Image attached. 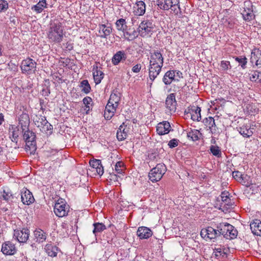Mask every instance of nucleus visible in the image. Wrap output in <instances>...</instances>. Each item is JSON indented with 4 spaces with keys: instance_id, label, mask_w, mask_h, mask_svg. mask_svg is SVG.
Masks as SVG:
<instances>
[{
    "instance_id": "30",
    "label": "nucleus",
    "mask_w": 261,
    "mask_h": 261,
    "mask_svg": "<svg viewBox=\"0 0 261 261\" xmlns=\"http://www.w3.org/2000/svg\"><path fill=\"white\" fill-rule=\"evenodd\" d=\"M93 76L95 83L99 84L104 77V73L98 69V66L94 67L93 69Z\"/></svg>"
},
{
    "instance_id": "47",
    "label": "nucleus",
    "mask_w": 261,
    "mask_h": 261,
    "mask_svg": "<svg viewBox=\"0 0 261 261\" xmlns=\"http://www.w3.org/2000/svg\"><path fill=\"white\" fill-rule=\"evenodd\" d=\"M124 36L128 40H133L138 36V33L135 31L124 32Z\"/></svg>"
},
{
    "instance_id": "31",
    "label": "nucleus",
    "mask_w": 261,
    "mask_h": 261,
    "mask_svg": "<svg viewBox=\"0 0 261 261\" xmlns=\"http://www.w3.org/2000/svg\"><path fill=\"white\" fill-rule=\"evenodd\" d=\"M175 71L169 70L166 72L163 78V81L166 85H170L172 82L175 81Z\"/></svg>"
},
{
    "instance_id": "18",
    "label": "nucleus",
    "mask_w": 261,
    "mask_h": 261,
    "mask_svg": "<svg viewBox=\"0 0 261 261\" xmlns=\"http://www.w3.org/2000/svg\"><path fill=\"white\" fill-rule=\"evenodd\" d=\"M127 58V54L123 50L117 51L112 58V63L114 65H117L121 62H124Z\"/></svg>"
},
{
    "instance_id": "42",
    "label": "nucleus",
    "mask_w": 261,
    "mask_h": 261,
    "mask_svg": "<svg viewBox=\"0 0 261 261\" xmlns=\"http://www.w3.org/2000/svg\"><path fill=\"white\" fill-rule=\"evenodd\" d=\"M94 229L93 233L96 236L97 233L101 232L104 230L106 229V226L102 223H94L93 224Z\"/></svg>"
},
{
    "instance_id": "3",
    "label": "nucleus",
    "mask_w": 261,
    "mask_h": 261,
    "mask_svg": "<svg viewBox=\"0 0 261 261\" xmlns=\"http://www.w3.org/2000/svg\"><path fill=\"white\" fill-rule=\"evenodd\" d=\"M23 133V139L25 142V149L29 151L31 154L34 153L36 150V134L29 128L22 131Z\"/></svg>"
},
{
    "instance_id": "28",
    "label": "nucleus",
    "mask_w": 261,
    "mask_h": 261,
    "mask_svg": "<svg viewBox=\"0 0 261 261\" xmlns=\"http://www.w3.org/2000/svg\"><path fill=\"white\" fill-rule=\"evenodd\" d=\"M90 164L92 168L95 169L96 172L99 175L101 176L103 174V167L100 160L95 159L90 161Z\"/></svg>"
},
{
    "instance_id": "22",
    "label": "nucleus",
    "mask_w": 261,
    "mask_h": 261,
    "mask_svg": "<svg viewBox=\"0 0 261 261\" xmlns=\"http://www.w3.org/2000/svg\"><path fill=\"white\" fill-rule=\"evenodd\" d=\"M177 102L175 99V93H171L167 96L166 100V108L171 112H175L176 110Z\"/></svg>"
},
{
    "instance_id": "52",
    "label": "nucleus",
    "mask_w": 261,
    "mask_h": 261,
    "mask_svg": "<svg viewBox=\"0 0 261 261\" xmlns=\"http://www.w3.org/2000/svg\"><path fill=\"white\" fill-rule=\"evenodd\" d=\"M233 177L237 181L242 182L244 180L243 175L239 171H235L232 172Z\"/></svg>"
},
{
    "instance_id": "33",
    "label": "nucleus",
    "mask_w": 261,
    "mask_h": 261,
    "mask_svg": "<svg viewBox=\"0 0 261 261\" xmlns=\"http://www.w3.org/2000/svg\"><path fill=\"white\" fill-rule=\"evenodd\" d=\"M252 129H253V128H251L250 126L244 125L239 128V133L243 137L249 138L253 134Z\"/></svg>"
},
{
    "instance_id": "39",
    "label": "nucleus",
    "mask_w": 261,
    "mask_h": 261,
    "mask_svg": "<svg viewBox=\"0 0 261 261\" xmlns=\"http://www.w3.org/2000/svg\"><path fill=\"white\" fill-rule=\"evenodd\" d=\"M243 18L246 21H251L254 18V15L253 10L248 8L244 9L242 13Z\"/></svg>"
},
{
    "instance_id": "13",
    "label": "nucleus",
    "mask_w": 261,
    "mask_h": 261,
    "mask_svg": "<svg viewBox=\"0 0 261 261\" xmlns=\"http://www.w3.org/2000/svg\"><path fill=\"white\" fill-rule=\"evenodd\" d=\"M146 4L143 1H137L133 8V13L136 16H143L146 12Z\"/></svg>"
},
{
    "instance_id": "10",
    "label": "nucleus",
    "mask_w": 261,
    "mask_h": 261,
    "mask_svg": "<svg viewBox=\"0 0 261 261\" xmlns=\"http://www.w3.org/2000/svg\"><path fill=\"white\" fill-rule=\"evenodd\" d=\"M36 63L32 59L28 58L23 60L21 64V69L23 73L30 74L34 72L36 68Z\"/></svg>"
},
{
    "instance_id": "35",
    "label": "nucleus",
    "mask_w": 261,
    "mask_h": 261,
    "mask_svg": "<svg viewBox=\"0 0 261 261\" xmlns=\"http://www.w3.org/2000/svg\"><path fill=\"white\" fill-rule=\"evenodd\" d=\"M201 109L198 107H194L191 110V119L193 121H199L201 120Z\"/></svg>"
},
{
    "instance_id": "6",
    "label": "nucleus",
    "mask_w": 261,
    "mask_h": 261,
    "mask_svg": "<svg viewBox=\"0 0 261 261\" xmlns=\"http://www.w3.org/2000/svg\"><path fill=\"white\" fill-rule=\"evenodd\" d=\"M69 206L62 199H59L54 206V213L59 217H63L68 215L69 212Z\"/></svg>"
},
{
    "instance_id": "2",
    "label": "nucleus",
    "mask_w": 261,
    "mask_h": 261,
    "mask_svg": "<svg viewBox=\"0 0 261 261\" xmlns=\"http://www.w3.org/2000/svg\"><path fill=\"white\" fill-rule=\"evenodd\" d=\"M120 99L121 94L119 92H114L111 94L104 113V117L106 119L110 120L114 115Z\"/></svg>"
},
{
    "instance_id": "59",
    "label": "nucleus",
    "mask_w": 261,
    "mask_h": 261,
    "mask_svg": "<svg viewBox=\"0 0 261 261\" xmlns=\"http://www.w3.org/2000/svg\"><path fill=\"white\" fill-rule=\"evenodd\" d=\"M49 93L50 91L48 88L44 89L42 90V95L44 96H48Z\"/></svg>"
},
{
    "instance_id": "27",
    "label": "nucleus",
    "mask_w": 261,
    "mask_h": 261,
    "mask_svg": "<svg viewBox=\"0 0 261 261\" xmlns=\"http://www.w3.org/2000/svg\"><path fill=\"white\" fill-rule=\"evenodd\" d=\"M250 229L252 232L256 236H261V221L259 219H255L251 222Z\"/></svg>"
},
{
    "instance_id": "15",
    "label": "nucleus",
    "mask_w": 261,
    "mask_h": 261,
    "mask_svg": "<svg viewBox=\"0 0 261 261\" xmlns=\"http://www.w3.org/2000/svg\"><path fill=\"white\" fill-rule=\"evenodd\" d=\"M21 199L24 204L29 205L34 201L32 193L27 188H23L21 191Z\"/></svg>"
},
{
    "instance_id": "17",
    "label": "nucleus",
    "mask_w": 261,
    "mask_h": 261,
    "mask_svg": "<svg viewBox=\"0 0 261 261\" xmlns=\"http://www.w3.org/2000/svg\"><path fill=\"white\" fill-rule=\"evenodd\" d=\"M162 67L163 66H161L159 65L153 64L151 63H149L148 68L149 77L152 82H153L159 75L161 71Z\"/></svg>"
},
{
    "instance_id": "55",
    "label": "nucleus",
    "mask_w": 261,
    "mask_h": 261,
    "mask_svg": "<svg viewBox=\"0 0 261 261\" xmlns=\"http://www.w3.org/2000/svg\"><path fill=\"white\" fill-rule=\"evenodd\" d=\"M179 140L177 139H173L168 143V146L170 148H173L178 146Z\"/></svg>"
},
{
    "instance_id": "37",
    "label": "nucleus",
    "mask_w": 261,
    "mask_h": 261,
    "mask_svg": "<svg viewBox=\"0 0 261 261\" xmlns=\"http://www.w3.org/2000/svg\"><path fill=\"white\" fill-rule=\"evenodd\" d=\"M201 135V133L198 130L195 129H191L187 133V137L193 141L199 140Z\"/></svg>"
},
{
    "instance_id": "8",
    "label": "nucleus",
    "mask_w": 261,
    "mask_h": 261,
    "mask_svg": "<svg viewBox=\"0 0 261 261\" xmlns=\"http://www.w3.org/2000/svg\"><path fill=\"white\" fill-rule=\"evenodd\" d=\"M154 26L151 20L144 19L139 25V33L142 37H145L153 32Z\"/></svg>"
},
{
    "instance_id": "11",
    "label": "nucleus",
    "mask_w": 261,
    "mask_h": 261,
    "mask_svg": "<svg viewBox=\"0 0 261 261\" xmlns=\"http://www.w3.org/2000/svg\"><path fill=\"white\" fill-rule=\"evenodd\" d=\"M30 236V230L27 228L21 230H14L13 238L19 243H24L28 241Z\"/></svg>"
},
{
    "instance_id": "48",
    "label": "nucleus",
    "mask_w": 261,
    "mask_h": 261,
    "mask_svg": "<svg viewBox=\"0 0 261 261\" xmlns=\"http://www.w3.org/2000/svg\"><path fill=\"white\" fill-rule=\"evenodd\" d=\"M221 197L222 202L224 203V205H228V203L230 200L229 192L226 191L222 192Z\"/></svg>"
},
{
    "instance_id": "19",
    "label": "nucleus",
    "mask_w": 261,
    "mask_h": 261,
    "mask_svg": "<svg viewBox=\"0 0 261 261\" xmlns=\"http://www.w3.org/2000/svg\"><path fill=\"white\" fill-rule=\"evenodd\" d=\"M98 29L99 36L102 38H107V37L112 33L113 31V28L110 24L109 25L99 24Z\"/></svg>"
},
{
    "instance_id": "29",
    "label": "nucleus",
    "mask_w": 261,
    "mask_h": 261,
    "mask_svg": "<svg viewBox=\"0 0 261 261\" xmlns=\"http://www.w3.org/2000/svg\"><path fill=\"white\" fill-rule=\"evenodd\" d=\"M10 138L13 142H18V139L19 135V130L17 126L11 125L9 127Z\"/></svg>"
},
{
    "instance_id": "20",
    "label": "nucleus",
    "mask_w": 261,
    "mask_h": 261,
    "mask_svg": "<svg viewBox=\"0 0 261 261\" xmlns=\"http://www.w3.org/2000/svg\"><path fill=\"white\" fill-rule=\"evenodd\" d=\"M171 130V126L169 122L163 121L158 124L156 132L160 135L168 134Z\"/></svg>"
},
{
    "instance_id": "51",
    "label": "nucleus",
    "mask_w": 261,
    "mask_h": 261,
    "mask_svg": "<svg viewBox=\"0 0 261 261\" xmlns=\"http://www.w3.org/2000/svg\"><path fill=\"white\" fill-rule=\"evenodd\" d=\"M217 246L218 247H215L214 249V253H215V255L217 257H219L221 256H223L225 254L224 249H222L220 246Z\"/></svg>"
},
{
    "instance_id": "58",
    "label": "nucleus",
    "mask_w": 261,
    "mask_h": 261,
    "mask_svg": "<svg viewBox=\"0 0 261 261\" xmlns=\"http://www.w3.org/2000/svg\"><path fill=\"white\" fill-rule=\"evenodd\" d=\"M139 16H136L134 15L131 18L132 24L135 25L138 21Z\"/></svg>"
},
{
    "instance_id": "40",
    "label": "nucleus",
    "mask_w": 261,
    "mask_h": 261,
    "mask_svg": "<svg viewBox=\"0 0 261 261\" xmlns=\"http://www.w3.org/2000/svg\"><path fill=\"white\" fill-rule=\"evenodd\" d=\"M80 87L81 88L82 92L85 94H88L91 91V86L87 80H83L80 83Z\"/></svg>"
},
{
    "instance_id": "46",
    "label": "nucleus",
    "mask_w": 261,
    "mask_h": 261,
    "mask_svg": "<svg viewBox=\"0 0 261 261\" xmlns=\"http://www.w3.org/2000/svg\"><path fill=\"white\" fill-rule=\"evenodd\" d=\"M210 151L211 153L216 157L220 158L221 156V151L218 146L212 145L210 147Z\"/></svg>"
},
{
    "instance_id": "62",
    "label": "nucleus",
    "mask_w": 261,
    "mask_h": 261,
    "mask_svg": "<svg viewBox=\"0 0 261 261\" xmlns=\"http://www.w3.org/2000/svg\"><path fill=\"white\" fill-rule=\"evenodd\" d=\"M228 27H229V28H233V26H228Z\"/></svg>"
},
{
    "instance_id": "32",
    "label": "nucleus",
    "mask_w": 261,
    "mask_h": 261,
    "mask_svg": "<svg viewBox=\"0 0 261 261\" xmlns=\"http://www.w3.org/2000/svg\"><path fill=\"white\" fill-rule=\"evenodd\" d=\"M172 0H156V4L158 9L169 10L171 8Z\"/></svg>"
},
{
    "instance_id": "24",
    "label": "nucleus",
    "mask_w": 261,
    "mask_h": 261,
    "mask_svg": "<svg viewBox=\"0 0 261 261\" xmlns=\"http://www.w3.org/2000/svg\"><path fill=\"white\" fill-rule=\"evenodd\" d=\"M137 234L140 239H146L152 236V232L149 228L141 226L138 228Z\"/></svg>"
},
{
    "instance_id": "26",
    "label": "nucleus",
    "mask_w": 261,
    "mask_h": 261,
    "mask_svg": "<svg viewBox=\"0 0 261 261\" xmlns=\"http://www.w3.org/2000/svg\"><path fill=\"white\" fill-rule=\"evenodd\" d=\"M129 128L123 123L121 125L117 132V138L118 140L122 141L125 139L127 136Z\"/></svg>"
},
{
    "instance_id": "49",
    "label": "nucleus",
    "mask_w": 261,
    "mask_h": 261,
    "mask_svg": "<svg viewBox=\"0 0 261 261\" xmlns=\"http://www.w3.org/2000/svg\"><path fill=\"white\" fill-rule=\"evenodd\" d=\"M2 197L3 199L6 200L8 202H12L14 198L13 195L11 193V192L8 191L7 192L5 190L3 191Z\"/></svg>"
},
{
    "instance_id": "45",
    "label": "nucleus",
    "mask_w": 261,
    "mask_h": 261,
    "mask_svg": "<svg viewBox=\"0 0 261 261\" xmlns=\"http://www.w3.org/2000/svg\"><path fill=\"white\" fill-rule=\"evenodd\" d=\"M234 60L238 62L243 69L246 68L247 59L245 56H240L233 57Z\"/></svg>"
},
{
    "instance_id": "53",
    "label": "nucleus",
    "mask_w": 261,
    "mask_h": 261,
    "mask_svg": "<svg viewBox=\"0 0 261 261\" xmlns=\"http://www.w3.org/2000/svg\"><path fill=\"white\" fill-rule=\"evenodd\" d=\"M220 67L223 70H227L231 68L230 62L228 61H222L220 63Z\"/></svg>"
},
{
    "instance_id": "54",
    "label": "nucleus",
    "mask_w": 261,
    "mask_h": 261,
    "mask_svg": "<svg viewBox=\"0 0 261 261\" xmlns=\"http://www.w3.org/2000/svg\"><path fill=\"white\" fill-rule=\"evenodd\" d=\"M9 8L8 2L5 0H0V12L5 11Z\"/></svg>"
},
{
    "instance_id": "16",
    "label": "nucleus",
    "mask_w": 261,
    "mask_h": 261,
    "mask_svg": "<svg viewBox=\"0 0 261 261\" xmlns=\"http://www.w3.org/2000/svg\"><path fill=\"white\" fill-rule=\"evenodd\" d=\"M149 63L153 64L159 65L161 66H163L164 58L161 52L158 50H154L153 53H150V60Z\"/></svg>"
},
{
    "instance_id": "34",
    "label": "nucleus",
    "mask_w": 261,
    "mask_h": 261,
    "mask_svg": "<svg viewBox=\"0 0 261 261\" xmlns=\"http://www.w3.org/2000/svg\"><path fill=\"white\" fill-rule=\"evenodd\" d=\"M171 3L170 9L175 15L180 16L181 11L179 7V0H172Z\"/></svg>"
},
{
    "instance_id": "36",
    "label": "nucleus",
    "mask_w": 261,
    "mask_h": 261,
    "mask_svg": "<svg viewBox=\"0 0 261 261\" xmlns=\"http://www.w3.org/2000/svg\"><path fill=\"white\" fill-rule=\"evenodd\" d=\"M205 125L208 127L212 134L215 133L216 125L214 119L212 117L206 118L205 120Z\"/></svg>"
},
{
    "instance_id": "21",
    "label": "nucleus",
    "mask_w": 261,
    "mask_h": 261,
    "mask_svg": "<svg viewBox=\"0 0 261 261\" xmlns=\"http://www.w3.org/2000/svg\"><path fill=\"white\" fill-rule=\"evenodd\" d=\"M250 61L252 64L255 63L257 67L260 68L261 50L258 48L254 49L251 52Z\"/></svg>"
},
{
    "instance_id": "23",
    "label": "nucleus",
    "mask_w": 261,
    "mask_h": 261,
    "mask_svg": "<svg viewBox=\"0 0 261 261\" xmlns=\"http://www.w3.org/2000/svg\"><path fill=\"white\" fill-rule=\"evenodd\" d=\"M18 120L19 124L21 126L22 131H24L26 129H28L30 121L29 115L25 112H22V114L19 117Z\"/></svg>"
},
{
    "instance_id": "60",
    "label": "nucleus",
    "mask_w": 261,
    "mask_h": 261,
    "mask_svg": "<svg viewBox=\"0 0 261 261\" xmlns=\"http://www.w3.org/2000/svg\"><path fill=\"white\" fill-rule=\"evenodd\" d=\"M4 121V116L2 113L0 114V125Z\"/></svg>"
},
{
    "instance_id": "9",
    "label": "nucleus",
    "mask_w": 261,
    "mask_h": 261,
    "mask_svg": "<svg viewBox=\"0 0 261 261\" xmlns=\"http://www.w3.org/2000/svg\"><path fill=\"white\" fill-rule=\"evenodd\" d=\"M219 229H215L211 226L202 228L200 231V235L205 240H212L220 236Z\"/></svg>"
},
{
    "instance_id": "50",
    "label": "nucleus",
    "mask_w": 261,
    "mask_h": 261,
    "mask_svg": "<svg viewBox=\"0 0 261 261\" xmlns=\"http://www.w3.org/2000/svg\"><path fill=\"white\" fill-rule=\"evenodd\" d=\"M83 102L85 106V110L89 111L90 109V107L92 106V99L90 97L87 96L83 99Z\"/></svg>"
},
{
    "instance_id": "14",
    "label": "nucleus",
    "mask_w": 261,
    "mask_h": 261,
    "mask_svg": "<svg viewBox=\"0 0 261 261\" xmlns=\"http://www.w3.org/2000/svg\"><path fill=\"white\" fill-rule=\"evenodd\" d=\"M43 249L47 255L51 257H56L58 252L60 251L59 248L51 242L47 243Z\"/></svg>"
},
{
    "instance_id": "41",
    "label": "nucleus",
    "mask_w": 261,
    "mask_h": 261,
    "mask_svg": "<svg viewBox=\"0 0 261 261\" xmlns=\"http://www.w3.org/2000/svg\"><path fill=\"white\" fill-rule=\"evenodd\" d=\"M115 24L118 31L124 32L127 28L126 22L125 19H119L116 21Z\"/></svg>"
},
{
    "instance_id": "38",
    "label": "nucleus",
    "mask_w": 261,
    "mask_h": 261,
    "mask_svg": "<svg viewBox=\"0 0 261 261\" xmlns=\"http://www.w3.org/2000/svg\"><path fill=\"white\" fill-rule=\"evenodd\" d=\"M47 5L46 0H41L36 5L34 6L32 9L35 11L37 13H40L42 12L44 8H47Z\"/></svg>"
},
{
    "instance_id": "12",
    "label": "nucleus",
    "mask_w": 261,
    "mask_h": 261,
    "mask_svg": "<svg viewBox=\"0 0 261 261\" xmlns=\"http://www.w3.org/2000/svg\"><path fill=\"white\" fill-rule=\"evenodd\" d=\"M1 251L5 255H12L16 252L17 249L14 244L6 241L3 243Z\"/></svg>"
},
{
    "instance_id": "1",
    "label": "nucleus",
    "mask_w": 261,
    "mask_h": 261,
    "mask_svg": "<svg viewBox=\"0 0 261 261\" xmlns=\"http://www.w3.org/2000/svg\"><path fill=\"white\" fill-rule=\"evenodd\" d=\"M65 35L64 27L60 22L51 23L47 32V37L50 43L61 42Z\"/></svg>"
},
{
    "instance_id": "5",
    "label": "nucleus",
    "mask_w": 261,
    "mask_h": 261,
    "mask_svg": "<svg viewBox=\"0 0 261 261\" xmlns=\"http://www.w3.org/2000/svg\"><path fill=\"white\" fill-rule=\"evenodd\" d=\"M166 171V167L163 164H158L149 172V179L153 182L161 179Z\"/></svg>"
},
{
    "instance_id": "7",
    "label": "nucleus",
    "mask_w": 261,
    "mask_h": 261,
    "mask_svg": "<svg viewBox=\"0 0 261 261\" xmlns=\"http://www.w3.org/2000/svg\"><path fill=\"white\" fill-rule=\"evenodd\" d=\"M33 121L35 125L39 127L42 132L46 133L48 130L51 129L52 126L46 120L45 116L36 115L33 118Z\"/></svg>"
},
{
    "instance_id": "61",
    "label": "nucleus",
    "mask_w": 261,
    "mask_h": 261,
    "mask_svg": "<svg viewBox=\"0 0 261 261\" xmlns=\"http://www.w3.org/2000/svg\"><path fill=\"white\" fill-rule=\"evenodd\" d=\"M176 74H177V75L179 77H180L179 74H181L182 73H181V72H180L179 71H177V72H176Z\"/></svg>"
},
{
    "instance_id": "25",
    "label": "nucleus",
    "mask_w": 261,
    "mask_h": 261,
    "mask_svg": "<svg viewBox=\"0 0 261 261\" xmlns=\"http://www.w3.org/2000/svg\"><path fill=\"white\" fill-rule=\"evenodd\" d=\"M34 236L36 242L42 243L47 239V234L40 228H36L34 231Z\"/></svg>"
},
{
    "instance_id": "56",
    "label": "nucleus",
    "mask_w": 261,
    "mask_h": 261,
    "mask_svg": "<svg viewBox=\"0 0 261 261\" xmlns=\"http://www.w3.org/2000/svg\"><path fill=\"white\" fill-rule=\"evenodd\" d=\"M65 47L67 50L71 51L73 48V43L71 41H68L65 43Z\"/></svg>"
},
{
    "instance_id": "44",
    "label": "nucleus",
    "mask_w": 261,
    "mask_h": 261,
    "mask_svg": "<svg viewBox=\"0 0 261 261\" xmlns=\"http://www.w3.org/2000/svg\"><path fill=\"white\" fill-rule=\"evenodd\" d=\"M250 79L252 82L261 83V72L258 71H253L250 74Z\"/></svg>"
},
{
    "instance_id": "43",
    "label": "nucleus",
    "mask_w": 261,
    "mask_h": 261,
    "mask_svg": "<svg viewBox=\"0 0 261 261\" xmlns=\"http://www.w3.org/2000/svg\"><path fill=\"white\" fill-rule=\"evenodd\" d=\"M125 170V167L123 162L119 161L116 163L115 170L117 173L122 174L124 172Z\"/></svg>"
},
{
    "instance_id": "57",
    "label": "nucleus",
    "mask_w": 261,
    "mask_h": 261,
    "mask_svg": "<svg viewBox=\"0 0 261 261\" xmlns=\"http://www.w3.org/2000/svg\"><path fill=\"white\" fill-rule=\"evenodd\" d=\"M141 68V65L140 64H137L133 67L132 70L133 72L137 73L140 71Z\"/></svg>"
},
{
    "instance_id": "4",
    "label": "nucleus",
    "mask_w": 261,
    "mask_h": 261,
    "mask_svg": "<svg viewBox=\"0 0 261 261\" xmlns=\"http://www.w3.org/2000/svg\"><path fill=\"white\" fill-rule=\"evenodd\" d=\"M217 228L219 229L220 236L222 235L227 239H233L237 236V230L232 225L227 223L219 224L217 226Z\"/></svg>"
}]
</instances>
